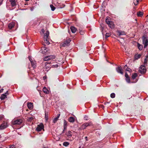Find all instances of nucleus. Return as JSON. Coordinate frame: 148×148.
I'll return each instance as SVG.
<instances>
[{"label":"nucleus","instance_id":"nucleus-1","mask_svg":"<svg viewBox=\"0 0 148 148\" xmlns=\"http://www.w3.org/2000/svg\"><path fill=\"white\" fill-rule=\"evenodd\" d=\"M42 33L44 34V40L45 43L47 45H49L50 42H49V32L48 31H47L46 32L44 33L45 30L44 29H42L41 30Z\"/></svg>","mask_w":148,"mask_h":148},{"label":"nucleus","instance_id":"nucleus-2","mask_svg":"<svg viewBox=\"0 0 148 148\" xmlns=\"http://www.w3.org/2000/svg\"><path fill=\"white\" fill-rule=\"evenodd\" d=\"M143 43L144 45V48H146L148 45V39L146 38V37L143 36L142 37Z\"/></svg>","mask_w":148,"mask_h":148},{"label":"nucleus","instance_id":"nucleus-3","mask_svg":"<svg viewBox=\"0 0 148 148\" xmlns=\"http://www.w3.org/2000/svg\"><path fill=\"white\" fill-rule=\"evenodd\" d=\"M29 59L31 62L32 67L34 69H35L36 66V61L33 59L31 56H29Z\"/></svg>","mask_w":148,"mask_h":148},{"label":"nucleus","instance_id":"nucleus-4","mask_svg":"<svg viewBox=\"0 0 148 148\" xmlns=\"http://www.w3.org/2000/svg\"><path fill=\"white\" fill-rule=\"evenodd\" d=\"M71 41V40L69 38H68L61 44V46L62 47L68 46Z\"/></svg>","mask_w":148,"mask_h":148},{"label":"nucleus","instance_id":"nucleus-5","mask_svg":"<svg viewBox=\"0 0 148 148\" xmlns=\"http://www.w3.org/2000/svg\"><path fill=\"white\" fill-rule=\"evenodd\" d=\"M138 71L141 74H145L146 71L145 67L144 65H141L139 68Z\"/></svg>","mask_w":148,"mask_h":148},{"label":"nucleus","instance_id":"nucleus-6","mask_svg":"<svg viewBox=\"0 0 148 148\" xmlns=\"http://www.w3.org/2000/svg\"><path fill=\"white\" fill-rule=\"evenodd\" d=\"M22 122V120L21 119H17L12 121V124L13 125H20Z\"/></svg>","mask_w":148,"mask_h":148},{"label":"nucleus","instance_id":"nucleus-7","mask_svg":"<svg viewBox=\"0 0 148 148\" xmlns=\"http://www.w3.org/2000/svg\"><path fill=\"white\" fill-rule=\"evenodd\" d=\"M55 56L54 55H51L50 56H47L43 59V60L45 61H48L49 60H52L54 59Z\"/></svg>","mask_w":148,"mask_h":148},{"label":"nucleus","instance_id":"nucleus-8","mask_svg":"<svg viewBox=\"0 0 148 148\" xmlns=\"http://www.w3.org/2000/svg\"><path fill=\"white\" fill-rule=\"evenodd\" d=\"M44 125L42 123H40L37 125V127L36 129V130L38 132L40 131L42 129L44 128Z\"/></svg>","mask_w":148,"mask_h":148},{"label":"nucleus","instance_id":"nucleus-9","mask_svg":"<svg viewBox=\"0 0 148 148\" xmlns=\"http://www.w3.org/2000/svg\"><path fill=\"white\" fill-rule=\"evenodd\" d=\"M90 123H87L83 124L80 127V129L81 130H84L85 129L87 126L90 125Z\"/></svg>","mask_w":148,"mask_h":148},{"label":"nucleus","instance_id":"nucleus-10","mask_svg":"<svg viewBox=\"0 0 148 148\" xmlns=\"http://www.w3.org/2000/svg\"><path fill=\"white\" fill-rule=\"evenodd\" d=\"M116 70L119 73H120L121 74L123 75V70L121 66H119L116 68Z\"/></svg>","mask_w":148,"mask_h":148},{"label":"nucleus","instance_id":"nucleus-11","mask_svg":"<svg viewBox=\"0 0 148 148\" xmlns=\"http://www.w3.org/2000/svg\"><path fill=\"white\" fill-rule=\"evenodd\" d=\"M41 52L43 54H45L48 51V49L45 47H42L41 48Z\"/></svg>","mask_w":148,"mask_h":148},{"label":"nucleus","instance_id":"nucleus-12","mask_svg":"<svg viewBox=\"0 0 148 148\" xmlns=\"http://www.w3.org/2000/svg\"><path fill=\"white\" fill-rule=\"evenodd\" d=\"M7 127V123H6L2 124L0 126V130H3L6 128Z\"/></svg>","mask_w":148,"mask_h":148},{"label":"nucleus","instance_id":"nucleus-13","mask_svg":"<svg viewBox=\"0 0 148 148\" xmlns=\"http://www.w3.org/2000/svg\"><path fill=\"white\" fill-rule=\"evenodd\" d=\"M11 3V4L12 7H13L16 5V3L15 0H9Z\"/></svg>","mask_w":148,"mask_h":148},{"label":"nucleus","instance_id":"nucleus-14","mask_svg":"<svg viewBox=\"0 0 148 148\" xmlns=\"http://www.w3.org/2000/svg\"><path fill=\"white\" fill-rule=\"evenodd\" d=\"M14 23L12 22L9 24L8 25V27L9 29H11L14 27Z\"/></svg>","mask_w":148,"mask_h":148},{"label":"nucleus","instance_id":"nucleus-15","mask_svg":"<svg viewBox=\"0 0 148 148\" xmlns=\"http://www.w3.org/2000/svg\"><path fill=\"white\" fill-rule=\"evenodd\" d=\"M68 121L70 123H73L75 121V118L73 117H70L68 119Z\"/></svg>","mask_w":148,"mask_h":148},{"label":"nucleus","instance_id":"nucleus-16","mask_svg":"<svg viewBox=\"0 0 148 148\" xmlns=\"http://www.w3.org/2000/svg\"><path fill=\"white\" fill-rule=\"evenodd\" d=\"M70 29L72 32L73 33H75L77 30L76 28L73 26H71L70 27Z\"/></svg>","mask_w":148,"mask_h":148},{"label":"nucleus","instance_id":"nucleus-17","mask_svg":"<svg viewBox=\"0 0 148 148\" xmlns=\"http://www.w3.org/2000/svg\"><path fill=\"white\" fill-rule=\"evenodd\" d=\"M27 106L30 110H31L33 108V103L31 102L28 103Z\"/></svg>","mask_w":148,"mask_h":148},{"label":"nucleus","instance_id":"nucleus-18","mask_svg":"<svg viewBox=\"0 0 148 148\" xmlns=\"http://www.w3.org/2000/svg\"><path fill=\"white\" fill-rule=\"evenodd\" d=\"M108 25L109 27L111 29H113L114 28V25L113 22H111L110 23L108 24Z\"/></svg>","mask_w":148,"mask_h":148},{"label":"nucleus","instance_id":"nucleus-19","mask_svg":"<svg viewBox=\"0 0 148 148\" xmlns=\"http://www.w3.org/2000/svg\"><path fill=\"white\" fill-rule=\"evenodd\" d=\"M43 92L46 94H48L49 93V91L45 87H44L43 88Z\"/></svg>","mask_w":148,"mask_h":148},{"label":"nucleus","instance_id":"nucleus-20","mask_svg":"<svg viewBox=\"0 0 148 148\" xmlns=\"http://www.w3.org/2000/svg\"><path fill=\"white\" fill-rule=\"evenodd\" d=\"M143 12L141 11H139L137 12V16L138 17H141L143 16Z\"/></svg>","mask_w":148,"mask_h":148},{"label":"nucleus","instance_id":"nucleus-21","mask_svg":"<svg viewBox=\"0 0 148 148\" xmlns=\"http://www.w3.org/2000/svg\"><path fill=\"white\" fill-rule=\"evenodd\" d=\"M66 134L69 137H70L72 136L71 132L70 131H68Z\"/></svg>","mask_w":148,"mask_h":148},{"label":"nucleus","instance_id":"nucleus-22","mask_svg":"<svg viewBox=\"0 0 148 148\" xmlns=\"http://www.w3.org/2000/svg\"><path fill=\"white\" fill-rule=\"evenodd\" d=\"M141 56L140 54H136L134 56L135 60H138L140 58Z\"/></svg>","mask_w":148,"mask_h":148},{"label":"nucleus","instance_id":"nucleus-23","mask_svg":"<svg viewBox=\"0 0 148 148\" xmlns=\"http://www.w3.org/2000/svg\"><path fill=\"white\" fill-rule=\"evenodd\" d=\"M67 122L65 120H64V129H66L67 128Z\"/></svg>","mask_w":148,"mask_h":148},{"label":"nucleus","instance_id":"nucleus-24","mask_svg":"<svg viewBox=\"0 0 148 148\" xmlns=\"http://www.w3.org/2000/svg\"><path fill=\"white\" fill-rule=\"evenodd\" d=\"M6 97V95H5V94H3L1 96L0 99L1 100H3Z\"/></svg>","mask_w":148,"mask_h":148},{"label":"nucleus","instance_id":"nucleus-25","mask_svg":"<svg viewBox=\"0 0 148 148\" xmlns=\"http://www.w3.org/2000/svg\"><path fill=\"white\" fill-rule=\"evenodd\" d=\"M137 75L136 73H134L132 74V79H134L137 77Z\"/></svg>","mask_w":148,"mask_h":148},{"label":"nucleus","instance_id":"nucleus-26","mask_svg":"<svg viewBox=\"0 0 148 148\" xmlns=\"http://www.w3.org/2000/svg\"><path fill=\"white\" fill-rule=\"evenodd\" d=\"M69 145V142H65L63 143V145L65 147H67Z\"/></svg>","mask_w":148,"mask_h":148},{"label":"nucleus","instance_id":"nucleus-27","mask_svg":"<svg viewBox=\"0 0 148 148\" xmlns=\"http://www.w3.org/2000/svg\"><path fill=\"white\" fill-rule=\"evenodd\" d=\"M138 49L140 50H141L143 48V46L141 45H140L139 43L138 44Z\"/></svg>","mask_w":148,"mask_h":148},{"label":"nucleus","instance_id":"nucleus-28","mask_svg":"<svg viewBox=\"0 0 148 148\" xmlns=\"http://www.w3.org/2000/svg\"><path fill=\"white\" fill-rule=\"evenodd\" d=\"M50 7L51 8V10L52 11H54L56 9V8L53 5L51 4Z\"/></svg>","mask_w":148,"mask_h":148},{"label":"nucleus","instance_id":"nucleus-29","mask_svg":"<svg viewBox=\"0 0 148 148\" xmlns=\"http://www.w3.org/2000/svg\"><path fill=\"white\" fill-rule=\"evenodd\" d=\"M79 33L81 35H83L84 33V31H83L82 29H79Z\"/></svg>","mask_w":148,"mask_h":148},{"label":"nucleus","instance_id":"nucleus-30","mask_svg":"<svg viewBox=\"0 0 148 148\" xmlns=\"http://www.w3.org/2000/svg\"><path fill=\"white\" fill-rule=\"evenodd\" d=\"M119 36H121V35H124L125 34V32H121L120 31H118V32Z\"/></svg>","mask_w":148,"mask_h":148},{"label":"nucleus","instance_id":"nucleus-31","mask_svg":"<svg viewBox=\"0 0 148 148\" xmlns=\"http://www.w3.org/2000/svg\"><path fill=\"white\" fill-rule=\"evenodd\" d=\"M58 118L59 116H57L56 117L54 118L53 121V123H56V122L57 121V120H58Z\"/></svg>","mask_w":148,"mask_h":148},{"label":"nucleus","instance_id":"nucleus-32","mask_svg":"<svg viewBox=\"0 0 148 148\" xmlns=\"http://www.w3.org/2000/svg\"><path fill=\"white\" fill-rule=\"evenodd\" d=\"M138 3V0H134V3L135 5H137Z\"/></svg>","mask_w":148,"mask_h":148},{"label":"nucleus","instance_id":"nucleus-33","mask_svg":"<svg viewBox=\"0 0 148 148\" xmlns=\"http://www.w3.org/2000/svg\"><path fill=\"white\" fill-rule=\"evenodd\" d=\"M34 119V118L32 117H28L27 120L29 122H31Z\"/></svg>","mask_w":148,"mask_h":148},{"label":"nucleus","instance_id":"nucleus-34","mask_svg":"<svg viewBox=\"0 0 148 148\" xmlns=\"http://www.w3.org/2000/svg\"><path fill=\"white\" fill-rule=\"evenodd\" d=\"M148 60V57H146V58L145 59L144 61V64H145L147 63V60Z\"/></svg>","mask_w":148,"mask_h":148},{"label":"nucleus","instance_id":"nucleus-35","mask_svg":"<svg viewBox=\"0 0 148 148\" xmlns=\"http://www.w3.org/2000/svg\"><path fill=\"white\" fill-rule=\"evenodd\" d=\"M115 94L114 93H112L110 95V97L112 98H114L115 97Z\"/></svg>","mask_w":148,"mask_h":148},{"label":"nucleus","instance_id":"nucleus-36","mask_svg":"<svg viewBox=\"0 0 148 148\" xmlns=\"http://www.w3.org/2000/svg\"><path fill=\"white\" fill-rule=\"evenodd\" d=\"M53 62V61H51L50 62H45V66H46L47 65V64H50V65L51 63H53V62Z\"/></svg>","mask_w":148,"mask_h":148},{"label":"nucleus","instance_id":"nucleus-37","mask_svg":"<svg viewBox=\"0 0 148 148\" xmlns=\"http://www.w3.org/2000/svg\"><path fill=\"white\" fill-rule=\"evenodd\" d=\"M50 66H51L53 68H57L58 66V65L57 64H56L55 65H50Z\"/></svg>","mask_w":148,"mask_h":148},{"label":"nucleus","instance_id":"nucleus-38","mask_svg":"<svg viewBox=\"0 0 148 148\" xmlns=\"http://www.w3.org/2000/svg\"><path fill=\"white\" fill-rule=\"evenodd\" d=\"M110 34L109 33H106V34L105 37L106 38H107L108 37H109L110 36Z\"/></svg>","mask_w":148,"mask_h":148},{"label":"nucleus","instance_id":"nucleus-39","mask_svg":"<svg viewBox=\"0 0 148 148\" xmlns=\"http://www.w3.org/2000/svg\"><path fill=\"white\" fill-rule=\"evenodd\" d=\"M106 22L107 24H108L110 23L111 21H110L109 20V19L107 18L106 19Z\"/></svg>","mask_w":148,"mask_h":148},{"label":"nucleus","instance_id":"nucleus-40","mask_svg":"<svg viewBox=\"0 0 148 148\" xmlns=\"http://www.w3.org/2000/svg\"><path fill=\"white\" fill-rule=\"evenodd\" d=\"M126 80L128 83H130V79L129 77L126 78Z\"/></svg>","mask_w":148,"mask_h":148},{"label":"nucleus","instance_id":"nucleus-41","mask_svg":"<svg viewBox=\"0 0 148 148\" xmlns=\"http://www.w3.org/2000/svg\"><path fill=\"white\" fill-rule=\"evenodd\" d=\"M46 66V69L47 71H48L50 69V67L49 66H48L47 65Z\"/></svg>","mask_w":148,"mask_h":148},{"label":"nucleus","instance_id":"nucleus-42","mask_svg":"<svg viewBox=\"0 0 148 148\" xmlns=\"http://www.w3.org/2000/svg\"><path fill=\"white\" fill-rule=\"evenodd\" d=\"M10 148H15V146L14 145H12L10 146Z\"/></svg>","mask_w":148,"mask_h":148},{"label":"nucleus","instance_id":"nucleus-43","mask_svg":"<svg viewBox=\"0 0 148 148\" xmlns=\"http://www.w3.org/2000/svg\"><path fill=\"white\" fill-rule=\"evenodd\" d=\"M84 119L85 120H88V116L87 115H85L84 117Z\"/></svg>","mask_w":148,"mask_h":148},{"label":"nucleus","instance_id":"nucleus-44","mask_svg":"<svg viewBox=\"0 0 148 148\" xmlns=\"http://www.w3.org/2000/svg\"><path fill=\"white\" fill-rule=\"evenodd\" d=\"M127 71H129V72H131V71L132 70L131 69H130V68H128V69H127L126 70Z\"/></svg>","mask_w":148,"mask_h":148},{"label":"nucleus","instance_id":"nucleus-45","mask_svg":"<svg viewBox=\"0 0 148 148\" xmlns=\"http://www.w3.org/2000/svg\"><path fill=\"white\" fill-rule=\"evenodd\" d=\"M125 77L126 78L129 77L128 74L127 73H125Z\"/></svg>","mask_w":148,"mask_h":148},{"label":"nucleus","instance_id":"nucleus-46","mask_svg":"<svg viewBox=\"0 0 148 148\" xmlns=\"http://www.w3.org/2000/svg\"><path fill=\"white\" fill-rule=\"evenodd\" d=\"M3 88H1L0 90V93L2 92L3 91Z\"/></svg>","mask_w":148,"mask_h":148},{"label":"nucleus","instance_id":"nucleus-47","mask_svg":"<svg viewBox=\"0 0 148 148\" xmlns=\"http://www.w3.org/2000/svg\"><path fill=\"white\" fill-rule=\"evenodd\" d=\"M43 78L44 80H45V79H46L47 77H46V76H44L43 77Z\"/></svg>","mask_w":148,"mask_h":148},{"label":"nucleus","instance_id":"nucleus-48","mask_svg":"<svg viewBox=\"0 0 148 148\" xmlns=\"http://www.w3.org/2000/svg\"><path fill=\"white\" fill-rule=\"evenodd\" d=\"M3 116H0V120H1L3 119Z\"/></svg>","mask_w":148,"mask_h":148},{"label":"nucleus","instance_id":"nucleus-49","mask_svg":"<svg viewBox=\"0 0 148 148\" xmlns=\"http://www.w3.org/2000/svg\"><path fill=\"white\" fill-rule=\"evenodd\" d=\"M109 103V102H104V104L105 105H106L107 103Z\"/></svg>","mask_w":148,"mask_h":148},{"label":"nucleus","instance_id":"nucleus-50","mask_svg":"<svg viewBox=\"0 0 148 148\" xmlns=\"http://www.w3.org/2000/svg\"><path fill=\"white\" fill-rule=\"evenodd\" d=\"M66 129H64H64L63 130V132H62V133H64V131L66 130Z\"/></svg>","mask_w":148,"mask_h":148},{"label":"nucleus","instance_id":"nucleus-51","mask_svg":"<svg viewBox=\"0 0 148 148\" xmlns=\"http://www.w3.org/2000/svg\"><path fill=\"white\" fill-rule=\"evenodd\" d=\"M4 94H5V95H6V94H7V95H8V91H7L6 92H5V93Z\"/></svg>","mask_w":148,"mask_h":148},{"label":"nucleus","instance_id":"nucleus-52","mask_svg":"<svg viewBox=\"0 0 148 148\" xmlns=\"http://www.w3.org/2000/svg\"><path fill=\"white\" fill-rule=\"evenodd\" d=\"M87 137L86 136L85 137V139L86 140H87Z\"/></svg>","mask_w":148,"mask_h":148},{"label":"nucleus","instance_id":"nucleus-53","mask_svg":"<svg viewBox=\"0 0 148 148\" xmlns=\"http://www.w3.org/2000/svg\"><path fill=\"white\" fill-rule=\"evenodd\" d=\"M60 116V114H59L57 116H59V117Z\"/></svg>","mask_w":148,"mask_h":148},{"label":"nucleus","instance_id":"nucleus-54","mask_svg":"<svg viewBox=\"0 0 148 148\" xmlns=\"http://www.w3.org/2000/svg\"><path fill=\"white\" fill-rule=\"evenodd\" d=\"M60 116V114H59L57 116H59V117Z\"/></svg>","mask_w":148,"mask_h":148},{"label":"nucleus","instance_id":"nucleus-55","mask_svg":"<svg viewBox=\"0 0 148 148\" xmlns=\"http://www.w3.org/2000/svg\"><path fill=\"white\" fill-rule=\"evenodd\" d=\"M26 1H29V0H25Z\"/></svg>","mask_w":148,"mask_h":148},{"label":"nucleus","instance_id":"nucleus-56","mask_svg":"<svg viewBox=\"0 0 148 148\" xmlns=\"http://www.w3.org/2000/svg\"><path fill=\"white\" fill-rule=\"evenodd\" d=\"M127 66V65H125V66H124V67L125 68V66Z\"/></svg>","mask_w":148,"mask_h":148},{"label":"nucleus","instance_id":"nucleus-57","mask_svg":"<svg viewBox=\"0 0 148 148\" xmlns=\"http://www.w3.org/2000/svg\"><path fill=\"white\" fill-rule=\"evenodd\" d=\"M1 138V135H0V138Z\"/></svg>","mask_w":148,"mask_h":148},{"label":"nucleus","instance_id":"nucleus-58","mask_svg":"<svg viewBox=\"0 0 148 148\" xmlns=\"http://www.w3.org/2000/svg\"><path fill=\"white\" fill-rule=\"evenodd\" d=\"M79 148H81V147H79Z\"/></svg>","mask_w":148,"mask_h":148},{"label":"nucleus","instance_id":"nucleus-59","mask_svg":"<svg viewBox=\"0 0 148 148\" xmlns=\"http://www.w3.org/2000/svg\"><path fill=\"white\" fill-rule=\"evenodd\" d=\"M45 116V118H46V115Z\"/></svg>","mask_w":148,"mask_h":148}]
</instances>
